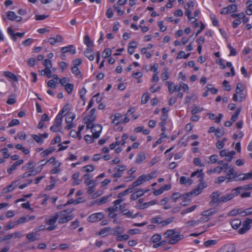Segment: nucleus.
<instances>
[{
	"mask_svg": "<svg viewBox=\"0 0 252 252\" xmlns=\"http://www.w3.org/2000/svg\"><path fill=\"white\" fill-rule=\"evenodd\" d=\"M166 238H168L169 240L168 243L170 244H175L183 238L182 235H180L174 229H168L164 234Z\"/></svg>",
	"mask_w": 252,
	"mask_h": 252,
	"instance_id": "f257e3e1",
	"label": "nucleus"
},
{
	"mask_svg": "<svg viewBox=\"0 0 252 252\" xmlns=\"http://www.w3.org/2000/svg\"><path fill=\"white\" fill-rule=\"evenodd\" d=\"M63 116L59 113L56 116L54 125L52 126L50 130L53 132H61Z\"/></svg>",
	"mask_w": 252,
	"mask_h": 252,
	"instance_id": "f03ea898",
	"label": "nucleus"
},
{
	"mask_svg": "<svg viewBox=\"0 0 252 252\" xmlns=\"http://www.w3.org/2000/svg\"><path fill=\"white\" fill-rule=\"evenodd\" d=\"M202 169H198L196 171L192 172L191 174V177H193L197 175L198 178H199V182H200V184L197 188H199L200 189L199 193L201 192V190L205 188V183L203 182L204 174L202 173Z\"/></svg>",
	"mask_w": 252,
	"mask_h": 252,
	"instance_id": "7ed1b4c3",
	"label": "nucleus"
},
{
	"mask_svg": "<svg viewBox=\"0 0 252 252\" xmlns=\"http://www.w3.org/2000/svg\"><path fill=\"white\" fill-rule=\"evenodd\" d=\"M239 195V192L235 189H232L230 193H227L220 197V203L226 202L235 196Z\"/></svg>",
	"mask_w": 252,
	"mask_h": 252,
	"instance_id": "20e7f679",
	"label": "nucleus"
},
{
	"mask_svg": "<svg viewBox=\"0 0 252 252\" xmlns=\"http://www.w3.org/2000/svg\"><path fill=\"white\" fill-rule=\"evenodd\" d=\"M252 222V220L250 218H247L245 221L243 222V226L238 230V233L240 234L245 233L248 230L251 229V224Z\"/></svg>",
	"mask_w": 252,
	"mask_h": 252,
	"instance_id": "39448f33",
	"label": "nucleus"
},
{
	"mask_svg": "<svg viewBox=\"0 0 252 252\" xmlns=\"http://www.w3.org/2000/svg\"><path fill=\"white\" fill-rule=\"evenodd\" d=\"M245 86L242 83H239L236 88V93L239 95V101L241 102L245 99L246 95L243 93Z\"/></svg>",
	"mask_w": 252,
	"mask_h": 252,
	"instance_id": "423d86ee",
	"label": "nucleus"
},
{
	"mask_svg": "<svg viewBox=\"0 0 252 252\" xmlns=\"http://www.w3.org/2000/svg\"><path fill=\"white\" fill-rule=\"evenodd\" d=\"M221 194L220 192L216 191L213 192L211 195V197L212 198L211 201L210 202V205L212 206L215 204H219L220 203V196Z\"/></svg>",
	"mask_w": 252,
	"mask_h": 252,
	"instance_id": "0eeeda50",
	"label": "nucleus"
},
{
	"mask_svg": "<svg viewBox=\"0 0 252 252\" xmlns=\"http://www.w3.org/2000/svg\"><path fill=\"white\" fill-rule=\"evenodd\" d=\"M104 217V215L102 213H94L89 217L88 221L92 222H94L102 220Z\"/></svg>",
	"mask_w": 252,
	"mask_h": 252,
	"instance_id": "6e6552de",
	"label": "nucleus"
},
{
	"mask_svg": "<svg viewBox=\"0 0 252 252\" xmlns=\"http://www.w3.org/2000/svg\"><path fill=\"white\" fill-rule=\"evenodd\" d=\"M199 191H200L199 188H196L195 189H193L191 191H190L189 192L183 194H181L180 198L183 200V202H187V199L188 197H190L191 195H192L193 194L197 195V194H199Z\"/></svg>",
	"mask_w": 252,
	"mask_h": 252,
	"instance_id": "1a4fd4ad",
	"label": "nucleus"
},
{
	"mask_svg": "<svg viewBox=\"0 0 252 252\" xmlns=\"http://www.w3.org/2000/svg\"><path fill=\"white\" fill-rule=\"evenodd\" d=\"M95 109L93 108L90 111V114L87 116L84 119V123H93L95 121L96 117L94 115L95 112Z\"/></svg>",
	"mask_w": 252,
	"mask_h": 252,
	"instance_id": "9d476101",
	"label": "nucleus"
},
{
	"mask_svg": "<svg viewBox=\"0 0 252 252\" xmlns=\"http://www.w3.org/2000/svg\"><path fill=\"white\" fill-rule=\"evenodd\" d=\"M146 181H147L146 179V175H142L138 177L137 180L131 185V186L134 189V188L142 185Z\"/></svg>",
	"mask_w": 252,
	"mask_h": 252,
	"instance_id": "9b49d317",
	"label": "nucleus"
},
{
	"mask_svg": "<svg viewBox=\"0 0 252 252\" xmlns=\"http://www.w3.org/2000/svg\"><path fill=\"white\" fill-rule=\"evenodd\" d=\"M124 232V229L121 226H117L115 228H111L109 234L114 236H118L123 234Z\"/></svg>",
	"mask_w": 252,
	"mask_h": 252,
	"instance_id": "f8f14e48",
	"label": "nucleus"
},
{
	"mask_svg": "<svg viewBox=\"0 0 252 252\" xmlns=\"http://www.w3.org/2000/svg\"><path fill=\"white\" fill-rule=\"evenodd\" d=\"M24 162V160L20 159L14 162L9 168L7 169V172L9 174H11L14 170H15L17 167Z\"/></svg>",
	"mask_w": 252,
	"mask_h": 252,
	"instance_id": "ddd939ff",
	"label": "nucleus"
},
{
	"mask_svg": "<svg viewBox=\"0 0 252 252\" xmlns=\"http://www.w3.org/2000/svg\"><path fill=\"white\" fill-rule=\"evenodd\" d=\"M221 249L223 252H235L236 247L233 244H229L223 246Z\"/></svg>",
	"mask_w": 252,
	"mask_h": 252,
	"instance_id": "4468645a",
	"label": "nucleus"
},
{
	"mask_svg": "<svg viewBox=\"0 0 252 252\" xmlns=\"http://www.w3.org/2000/svg\"><path fill=\"white\" fill-rule=\"evenodd\" d=\"M84 55L91 61L94 60V54L93 50L87 48L84 52Z\"/></svg>",
	"mask_w": 252,
	"mask_h": 252,
	"instance_id": "2eb2a0df",
	"label": "nucleus"
},
{
	"mask_svg": "<svg viewBox=\"0 0 252 252\" xmlns=\"http://www.w3.org/2000/svg\"><path fill=\"white\" fill-rule=\"evenodd\" d=\"M121 213L123 215L125 216L126 218H131L132 219H134L136 218L138 215V213L133 215L132 212L130 211L129 210L127 209L122 210V211H121Z\"/></svg>",
	"mask_w": 252,
	"mask_h": 252,
	"instance_id": "dca6fc26",
	"label": "nucleus"
},
{
	"mask_svg": "<svg viewBox=\"0 0 252 252\" xmlns=\"http://www.w3.org/2000/svg\"><path fill=\"white\" fill-rule=\"evenodd\" d=\"M228 168L227 172V176H228L227 178L228 179L234 178V180L235 181V179H237V178L238 177L239 175L234 172V169L233 167H229Z\"/></svg>",
	"mask_w": 252,
	"mask_h": 252,
	"instance_id": "f3484780",
	"label": "nucleus"
},
{
	"mask_svg": "<svg viewBox=\"0 0 252 252\" xmlns=\"http://www.w3.org/2000/svg\"><path fill=\"white\" fill-rule=\"evenodd\" d=\"M121 117L122 116L120 113H116L114 116H111L112 123L115 126L119 125L121 122L120 120Z\"/></svg>",
	"mask_w": 252,
	"mask_h": 252,
	"instance_id": "a211bd4d",
	"label": "nucleus"
},
{
	"mask_svg": "<svg viewBox=\"0 0 252 252\" xmlns=\"http://www.w3.org/2000/svg\"><path fill=\"white\" fill-rule=\"evenodd\" d=\"M16 14L13 11H9L6 13V17L5 18L3 15L2 19L4 21L6 20V18L11 21H15Z\"/></svg>",
	"mask_w": 252,
	"mask_h": 252,
	"instance_id": "6ab92c4d",
	"label": "nucleus"
},
{
	"mask_svg": "<svg viewBox=\"0 0 252 252\" xmlns=\"http://www.w3.org/2000/svg\"><path fill=\"white\" fill-rule=\"evenodd\" d=\"M92 176L89 174H86L83 176V178L85 179L84 181V183L87 184V186H90V185H92V183L94 184V180H91L90 179L92 178Z\"/></svg>",
	"mask_w": 252,
	"mask_h": 252,
	"instance_id": "aec40b11",
	"label": "nucleus"
},
{
	"mask_svg": "<svg viewBox=\"0 0 252 252\" xmlns=\"http://www.w3.org/2000/svg\"><path fill=\"white\" fill-rule=\"evenodd\" d=\"M56 150V148L55 147H50L49 148L46 149L44 151L42 152L40 155L41 156L45 158L47 157L48 155L52 153L54 151H55Z\"/></svg>",
	"mask_w": 252,
	"mask_h": 252,
	"instance_id": "412c9836",
	"label": "nucleus"
},
{
	"mask_svg": "<svg viewBox=\"0 0 252 252\" xmlns=\"http://www.w3.org/2000/svg\"><path fill=\"white\" fill-rule=\"evenodd\" d=\"M4 75L6 77L10 79L12 81L15 82L18 81L17 77L10 71H5L4 72Z\"/></svg>",
	"mask_w": 252,
	"mask_h": 252,
	"instance_id": "4be33fe9",
	"label": "nucleus"
},
{
	"mask_svg": "<svg viewBox=\"0 0 252 252\" xmlns=\"http://www.w3.org/2000/svg\"><path fill=\"white\" fill-rule=\"evenodd\" d=\"M237 191L239 192V194L241 193V190H252V184L249 185H246L243 186L238 187L235 188Z\"/></svg>",
	"mask_w": 252,
	"mask_h": 252,
	"instance_id": "5701e85b",
	"label": "nucleus"
},
{
	"mask_svg": "<svg viewBox=\"0 0 252 252\" xmlns=\"http://www.w3.org/2000/svg\"><path fill=\"white\" fill-rule=\"evenodd\" d=\"M232 227L235 229L239 228L241 224V221L239 219H234L230 222Z\"/></svg>",
	"mask_w": 252,
	"mask_h": 252,
	"instance_id": "b1692460",
	"label": "nucleus"
},
{
	"mask_svg": "<svg viewBox=\"0 0 252 252\" xmlns=\"http://www.w3.org/2000/svg\"><path fill=\"white\" fill-rule=\"evenodd\" d=\"M111 196V194L105 195L101 197V198L96 200V202L98 205L103 204L104 203H105L107 201L108 199Z\"/></svg>",
	"mask_w": 252,
	"mask_h": 252,
	"instance_id": "393cba45",
	"label": "nucleus"
},
{
	"mask_svg": "<svg viewBox=\"0 0 252 252\" xmlns=\"http://www.w3.org/2000/svg\"><path fill=\"white\" fill-rule=\"evenodd\" d=\"M111 230V228L110 227H104L99 231L98 235H102L103 237H105L108 235V234H107V232H108L109 234L110 233Z\"/></svg>",
	"mask_w": 252,
	"mask_h": 252,
	"instance_id": "a878e982",
	"label": "nucleus"
},
{
	"mask_svg": "<svg viewBox=\"0 0 252 252\" xmlns=\"http://www.w3.org/2000/svg\"><path fill=\"white\" fill-rule=\"evenodd\" d=\"M133 189L131 186L129 187L128 189H126L125 191H122L118 194V197L121 198L126 194L131 193L133 192Z\"/></svg>",
	"mask_w": 252,
	"mask_h": 252,
	"instance_id": "bb28decb",
	"label": "nucleus"
},
{
	"mask_svg": "<svg viewBox=\"0 0 252 252\" xmlns=\"http://www.w3.org/2000/svg\"><path fill=\"white\" fill-rule=\"evenodd\" d=\"M225 9H227L228 14L233 13L237 11V5L236 4H231L226 7Z\"/></svg>",
	"mask_w": 252,
	"mask_h": 252,
	"instance_id": "cd10ccee",
	"label": "nucleus"
},
{
	"mask_svg": "<svg viewBox=\"0 0 252 252\" xmlns=\"http://www.w3.org/2000/svg\"><path fill=\"white\" fill-rule=\"evenodd\" d=\"M145 155L144 153H140L136 157L135 162L137 164H140L145 159Z\"/></svg>",
	"mask_w": 252,
	"mask_h": 252,
	"instance_id": "c85d7f7f",
	"label": "nucleus"
},
{
	"mask_svg": "<svg viewBox=\"0 0 252 252\" xmlns=\"http://www.w3.org/2000/svg\"><path fill=\"white\" fill-rule=\"evenodd\" d=\"M98 130L96 131V130H93V135L92 137H93V139H97L100 136V132L101 131L102 127L101 126H97Z\"/></svg>",
	"mask_w": 252,
	"mask_h": 252,
	"instance_id": "c756f323",
	"label": "nucleus"
},
{
	"mask_svg": "<svg viewBox=\"0 0 252 252\" xmlns=\"http://www.w3.org/2000/svg\"><path fill=\"white\" fill-rule=\"evenodd\" d=\"M84 42L87 46V48H90V47L93 46V42L91 40L88 35H86L84 37Z\"/></svg>",
	"mask_w": 252,
	"mask_h": 252,
	"instance_id": "7c9ffc66",
	"label": "nucleus"
},
{
	"mask_svg": "<svg viewBox=\"0 0 252 252\" xmlns=\"http://www.w3.org/2000/svg\"><path fill=\"white\" fill-rule=\"evenodd\" d=\"M242 176H243L242 178H238L237 179H235V181H243L252 178V171L246 174H241L239 175L238 177Z\"/></svg>",
	"mask_w": 252,
	"mask_h": 252,
	"instance_id": "2f4dec72",
	"label": "nucleus"
},
{
	"mask_svg": "<svg viewBox=\"0 0 252 252\" xmlns=\"http://www.w3.org/2000/svg\"><path fill=\"white\" fill-rule=\"evenodd\" d=\"M95 169V167L92 165H87L83 167L81 169L82 171L86 172H93Z\"/></svg>",
	"mask_w": 252,
	"mask_h": 252,
	"instance_id": "473e14b6",
	"label": "nucleus"
},
{
	"mask_svg": "<svg viewBox=\"0 0 252 252\" xmlns=\"http://www.w3.org/2000/svg\"><path fill=\"white\" fill-rule=\"evenodd\" d=\"M216 213V211L215 210H208L203 211L202 213V215L204 217H206V218H210L211 216L214 215Z\"/></svg>",
	"mask_w": 252,
	"mask_h": 252,
	"instance_id": "72a5a7b5",
	"label": "nucleus"
},
{
	"mask_svg": "<svg viewBox=\"0 0 252 252\" xmlns=\"http://www.w3.org/2000/svg\"><path fill=\"white\" fill-rule=\"evenodd\" d=\"M71 72L76 76H79L82 77V73L77 66H73L71 68Z\"/></svg>",
	"mask_w": 252,
	"mask_h": 252,
	"instance_id": "f704fd0d",
	"label": "nucleus"
},
{
	"mask_svg": "<svg viewBox=\"0 0 252 252\" xmlns=\"http://www.w3.org/2000/svg\"><path fill=\"white\" fill-rule=\"evenodd\" d=\"M150 97V95L149 93H144L141 98V103L142 104H146L149 100Z\"/></svg>",
	"mask_w": 252,
	"mask_h": 252,
	"instance_id": "c9c22d12",
	"label": "nucleus"
},
{
	"mask_svg": "<svg viewBox=\"0 0 252 252\" xmlns=\"http://www.w3.org/2000/svg\"><path fill=\"white\" fill-rule=\"evenodd\" d=\"M32 137L37 143L41 144L43 143V140L41 135H40V134L38 135L32 134Z\"/></svg>",
	"mask_w": 252,
	"mask_h": 252,
	"instance_id": "e433bc0d",
	"label": "nucleus"
},
{
	"mask_svg": "<svg viewBox=\"0 0 252 252\" xmlns=\"http://www.w3.org/2000/svg\"><path fill=\"white\" fill-rule=\"evenodd\" d=\"M206 89L207 90V91L210 92L213 94H216L218 92V90L213 87V85L211 84L208 85L206 87Z\"/></svg>",
	"mask_w": 252,
	"mask_h": 252,
	"instance_id": "4c0bfd02",
	"label": "nucleus"
},
{
	"mask_svg": "<svg viewBox=\"0 0 252 252\" xmlns=\"http://www.w3.org/2000/svg\"><path fill=\"white\" fill-rule=\"evenodd\" d=\"M218 242L217 240H209L204 242V245L206 247H209L215 245Z\"/></svg>",
	"mask_w": 252,
	"mask_h": 252,
	"instance_id": "58836bf2",
	"label": "nucleus"
},
{
	"mask_svg": "<svg viewBox=\"0 0 252 252\" xmlns=\"http://www.w3.org/2000/svg\"><path fill=\"white\" fill-rule=\"evenodd\" d=\"M196 207H197L196 205H193L189 208H188L186 209L182 210L181 214V215H184L187 213L191 212L193 211L196 209Z\"/></svg>",
	"mask_w": 252,
	"mask_h": 252,
	"instance_id": "ea45409f",
	"label": "nucleus"
},
{
	"mask_svg": "<svg viewBox=\"0 0 252 252\" xmlns=\"http://www.w3.org/2000/svg\"><path fill=\"white\" fill-rule=\"evenodd\" d=\"M174 218L173 217L169 218L165 220L160 221V224L162 225V226H166L173 221Z\"/></svg>",
	"mask_w": 252,
	"mask_h": 252,
	"instance_id": "a19ab883",
	"label": "nucleus"
},
{
	"mask_svg": "<svg viewBox=\"0 0 252 252\" xmlns=\"http://www.w3.org/2000/svg\"><path fill=\"white\" fill-rule=\"evenodd\" d=\"M28 221V219H27V216H23L22 217L20 218L18 220L15 221V224H20L26 222Z\"/></svg>",
	"mask_w": 252,
	"mask_h": 252,
	"instance_id": "79ce46f5",
	"label": "nucleus"
},
{
	"mask_svg": "<svg viewBox=\"0 0 252 252\" xmlns=\"http://www.w3.org/2000/svg\"><path fill=\"white\" fill-rule=\"evenodd\" d=\"M112 54V51L109 48L105 49L102 53V57L104 58L109 57Z\"/></svg>",
	"mask_w": 252,
	"mask_h": 252,
	"instance_id": "37998d69",
	"label": "nucleus"
},
{
	"mask_svg": "<svg viewBox=\"0 0 252 252\" xmlns=\"http://www.w3.org/2000/svg\"><path fill=\"white\" fill-rule=\"evenodd\" d=\"M160 239H161L160 235L155 234L152 237L151 240L153 243H156L159 242L160 240Z\"/></svg>",
	"mask_w": 252,
	"mask_h": 252,
	"instance_id": "c03bdc74",
	"label": "nucleus"
},
{
	"mask_svg": "<svg viewBox=\"0 0 252 252\" xmlns=\"http://www.w3.org/2000/svg\"><path fill=\"white\" fill-rule=\"evenodd\" d=\"M64 88L67 91V93L70 94L73 90L74 85L72 84H68L67 85H65Z\"/></svg>",
	"mask_w": 252,
	"mask_h": 252,
	"instance_id": "a18cd8bd",
	"label": "nucleus"
},
{
	"mask_svg": "<svg viewBox=\"0 0 252 252\" xmlns=\"http://www.w3.org/2000/svg\"><path fill=\"white\" fill-rule=\"evenodd\" d=\"M236 154V152L234 151H231L230 152V153L228 154V156H226L225 160L228 162H230L231 161L232 158H233V156Z\"/></svg>",
	"mask_w": 252,
	"mask_h": 252,
	"instance_id": "49530a36",
	"label": "nucleus"
},
{
	"mask_svg": "<svg viewBox=\"0 0 252 252\" xmlns=\"http://www.w3.org/2000/svg\"><path fill=\"white\" fill-rule=\"evenodd\" d=\"M27 238L31 242H33L36 240V235L34 233H30L27 235Z\"/></svg>",
	"mask_w": 252,
	"mask_h": 252,
	"instance_id": "de8ad7c7",
	"label": "nucleus"
},
{
	"mask_svg": "<svg viewBox=\"0 0 252 252\" xmlns=\"http://www.w3.org/2000/svg\"><path fill=\"white\" fill-rule=\"evenodd\" d=\"M92 186H89V189L87 191L88 193L89 194H92L94 192L95 187L97 185V183L96 182V181H94V184L92 183Z\"/></svg>",
	"mask_w": 252,
	"mask_h": 252,
	"instance_id": "09e8293b",
	"label": "nucleus"
},
{
	"mask_svg": "<svg viewBox=\"0 0 252 252\" xmlns=\"http://www.w3.org/2000/svg\"><path fill=\"white\" fill-rule=\"evenodd\" d=\"M57 220L56 219V218L53 216L51 218L47 220L46 223L49 225H55L54 224L56 222Z\"/></svg>",
	"mask_w": 252,
	"mask_h": 252,
	"instance_id": "8fccbe9b",
	"label": "nucleus"
},
{
	"mask_svg": "<svg viewBox=\"0 0 252 252\" xmlns=\"http://www.w3.org/2000/svg\"><path fill=\"white\" fill-rule=\"evenodd\" d=\"M33 164V162L32 161H29L27 164L22 167V169L24 170L31 169L32 168Z\"/></svg>",
	"mask_w": 252,
	"mask_h": 252,
	"instance_id": "3c124183",
	"label": "nucleus"
},
{
	"mask_svg": "<svg viewBox=\"0 0 252 252\" xmlns=\"http://www.w3.org/2000/svg\"><path fill=\"white\" fill-rule=\"evenodd\" d=\"M203 110V109L202 108L196 106L193 109L191 110V113L192 115H195L198 113L201 112Z\"/></svg>",
	"mask_w": 252,
	"mask_h": 252,
	"instance_id": "603ef678",
	"label": "nucleus"
},
{
	"mask_svg": "<svg viewBox=\"0 0 252 252\" xmlns=\"http://www.w3.org/2000/svg\"><path fill=\"white\" fill-rule=\"evenodd\" d=\"M210 18L212 20L213 25L214 26H218L219 22H218V20H217L216 16L213 14H211L210 15Z\"/></svg>",
	"mask_w": 252,
	"mask_h": 252,
	"instance_id": "864d4df0",
	"label": "nucleus"
},
{
	"mask_svg": "<svg viewBox=\"0 0 252 252\" xmlns=\"http://www.w3.org/2000/svg\"><path fill=\"white\" fill-rule=\"evenodd\" d=\"M227 47L230 50L229 56H235L237 55V51L230 44H228Z\"/></svg>",
	"mask_w": 252,
	"mask_h": 252,
	"instance_id": "5fc2aeb1",
	"label": "nucleus"
},
{
	"mask_svg": "<svg viewBox=\"0 0 252 252\" xmlns=\"http://www.w3.org/2000/svg\"><path fill=\"white\" fill-rule=\"evenodd\" d=\"M224 134V132L223 130L220 128L216 129L215 135L217 137H221Z\"/></svg>",
	"mask_w": 252,
	"mask_h": 252,
	"instance_id": "6e6d98bb",
	"label": "nucleus"
},
{
	"mask_svg": "<svg viewBox=\"0 0 252 252\" xmlns=\"http://www.w3.org/2000/svg\"><path fill=\"white\" fill-rule=\"evenodd\" d=\"M72 133H74L75 134V135L74 134H73L72 135V136L73 137H78L79 139H81V138H82V136H81V131H75V130H72L71 131H70V135L72 134Z\"/></svg>",
	"mask_w": 252,
	"mask_h": 252,
	"instance_id": "4d7b16f0",
	"label": "nucleus"
},
{
	"mask_svg": "<svg viewBox=\"0 0 252 252\" xmlns=\"http://www.w3.org/2000/svg\"><path fill=\"white\" fill-rule=\"evenodd\" d=\"M161 219V217L160 216H158L156 217L152 218L150 221L152 223H159L160 221H159Z\"/></svg>",
	"mask_w": 252,
	"mask_h": 252,
	"instance_id": "13d9d810",
	"label": "nucleus"
},
{
	"mask_svg": "<svg viewBox=\"0 0 252 252\" xmlns=\"http://www.w3.org/2000/svg\"><path fill=\"white\" fill-rule=\"evenodd\" d=\"M181 197V194L179 192H175L171 196V198L174 202H176L177 199Z\"/></svg>",
	"mask_w": 252,
	"mask_h": 252,
	"instance_id": "bf43d9fd",
	"label": "nucleus"
},
{
	"mask_svg": "<svg viewBox=\"0 0 252 252\" xmlns=\"http://www.w3.org/2000/svg\"><path fill=\"white\" fill-rule=\"evenodd\" d=\"M8 149L6 148H3L1 149L0 152L3 153V158H7L10 157V155L8 153Z\"/></svg>",
	"mask_w": 252,
	"mask_h": 252,
	"instance_id": "052dcab7",
	"label": "nucleus"
},
{
	"mask_svg": "<svg viewBox=\"0 0 252 252\" xmlns=\"http://www.w3.org/2000/svg\"><path fill=\"white\" fill-rule=\"evenodd\" d=\"M193 163L196 166H199L200 167L204 166V164L201 163V159L198 158H194L193 159Z\"/></svg>",
	"mask_w": 252,
	"mask_h": 252,
	"instance_id": "680f3d73",
	"label": "nucleus"
},
{
	"mask_svg": "<svg viewBox=\"0 0 252 252\" xmlns=\"http://www.w3.org/2000/svg\"><path fill=\"white\" fill-rule=\"evenodd\" d=\"M73 47V45H69L67 46L62 47L61 48V51L63 53H67L68 52H69L70 48H72Z\"/></svg>",
	"mask_w": 252,
	"mask_h": 252,
	"instance_id": "e2e57ef3",
	"label": "nucleus"
},
{
	"mask_svg": "<svg viewBox=\"0 0 252 252\" xmlns=\"http://www.w3.org/2000/svg\"><path fill=\"white\" fill-rule=\"evenodd\" d=\"M49 17L48 15H35V19L38 20H43Z\"/></svg>",
	"mask_w": 252,
	"mask_h": 252,
	"instance_id": "0e129e2a",
	"label": "nucleus"
},
{
	"mask_svg": "<svg viewBox=\"0 0 252 252\" xmlns=\"http://www.w3.org/2000/svg\"><path fill=\"white\" fill-rule=\"evenodd\" d=\"M129 238V236L127 234L123 235H119L117 237V241H122L123 240H126Z\"/></svg>",
	"mask_w": 252,
	"mask_h": 252,
	"instance_id": "69168bd1",
	"label": "nucleus"
},
{
	"mask_svg": "<svg viewBox=\"0 0 252 252\" xmlns=\"http://www.w3.org/2000/svg\"><path fill=\"white\" fill-rule=\"evenodd\" d=\"M43 64L45 66V68H51L52 67V63L49 59L44 60Z\"/></svg>",
	"mask_w": 252,
	"mask_h": 252,
	"instance_id": "338daca9",
	"label": "nucleus"
},
{
	"mask_svg": "<svg viewBox=\"0 0 252 252\" xmlns=\"http://www.w3.org/2000/svg\"><path fill=\"white\" fill-rule=\"evenodd\" d=\"M228 84V81L226 80H224L222 83V84L224 87V90L227 91H229L231 90V87Z\"/></svg>",
	"mask_w": 252,
	"mask_h": 252,
	"instance_id": "774afa93",
	"label": "nucleus"
}]
</instances>
